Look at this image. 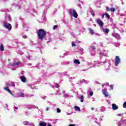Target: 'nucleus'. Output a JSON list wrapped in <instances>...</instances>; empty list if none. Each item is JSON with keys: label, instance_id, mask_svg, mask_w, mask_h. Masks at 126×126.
<instances>
[{"label": "nucleus", "instance_id": "obj_1", "mask_svg": "<svg viewBox=\"0 0 126 126\" xmlns=\"http://www.w3.org/2000/svg\"><path fill=\"white\" fill-rule=\"evenodd\" d=\"M37 36L41 41H43V39H44L45 36H46V32L43 29L39 30L37 31Z\"/></svg>", "mask_w": 126, "mask_h": 126}, {"label": "nucleus", "instance_id": "obj_2", "mask_svg": "<svg viewBox=\"0 0 126 126\" xmlns=\"http://www.w3.org/2000/svg\"><path fill=\"white\" fill-rule=\"evenodd\" d=\"M69 12L71 16H73V17H75V18H77V16H78V15L77 14V13L76 12V11H75V10L69 9Z\"/></svg>", "mask_w": 126, "mask_h": 126}, {"label": "nucleus", "instance_id": "obj_3", "mask_svg": "<svg viewBox=\"0 0 126 126\" xmlns=\"http://www.w3.org/2000/svg\"><path fill=\"white\" fill-rule=\"evenodd\" d=\"M3 25L6 28V29H8V30H11V25L9 23H8L6 21H3Z\"/></svg>", "mask_w": 126, "mask_h": 126}, {"label": "nucleus", "instance_id": "obj_4", "mask_svg": "<svg viewBox=\"0 0 126 126\" xmlns=\"http://www.w3.org/2000/svg\"><path fill=\"white\" fill-rule=\"evenodd\" d=\"M89 50L92 56H95V50H96V47L94 46H91Z\"/></svg>", "mask_w": 126, "mask_h": 126}, {"label": "nucleus", "instance_id": "obj_5", "mask_svg": "<svg viewBox=\"0 0 126 126\" xmlns=\"http://www.w3.org/2000/svg\"><path fill=\"white\" fill-rule=\"evenodd\" d=\"M120 63H121V59L119 56H116L115 58V66H118Z\"/></svg>", "mask_w": 126, "mask_h": 126}, {"label": "nucleus", "instance_id": "obj_6", "mask_svg": "<svg viewBox=\"0 0 126 126\" xmlns=\"http://www.w3.org/2000/svg\"><path fill=\"white\" fill-rule=\"evenodd\" d=\"M112 36H113V37H115V38L117 39V40H121V35L118 33H112Z\"/></svg>", "mask_w": 126, "mask_h": 126}, {"label": "nucleus", "instance_id": "obj_7", "mask_svg": "<svg viewBox=\"0 0 126 126\" xmlns=\"http://www.w3.org/2000/svg\"><path fill=\"white\" fill-rule=\"evenodd\" d=\"M97 23H98V24L99 25V26H100L101 27H103V26H104V23H103V21L100 19H97L96 20Z\"/></svg>", "mask_w": 126, "mask_h": 126}, {"label": "nucleus", "instance_id": "obj_8", "mask_svg": "<svg viewBox=\"0 0 126 126\" xmlns=\"http://www.w3.org/2000/svg\"><path fill=\"white\" fill-rule=\"evenodd\" d=\"M100 56H104V57H108V51L104 50L102 52L100 53Z\"/></svg>", "mask_w": 126, "mask_h": 126}, {"label": "nucleus", "instance_id": "obj_9", "mask_svg": "<svg viewBox=\"0 0 126 126\" xmlns=\"http://www.w3.org/2000/svg\"><path fill=\"white\" fill-rule=\"evenodd\" d=\"M102 92L103 94H104L105 97H108V96H109V94L108 93V92H107L106 89H104V90H103Z\"/></svg>", "mask_w": 126, "mask_h": 126}, {"label": "nucleus", "instance_id": "obj_10", "mask_svg": "<svg viewBox=\"0 0 126 126\" xmlns=\"http://www.w3.org/2000/svg\"><path fill=\"white\" fill-rule=\"evenodd\" d=\"M21 63L19 62H15L14 63H12L11 64V66H17V65H18V64H20Z\"/></svg>", "mask_w": 126, "mask_h": 126}, {"label": "nucleus", "instance_id": "obj_11", "mask_svg": "<svg viewBox=\"0 0 126 126\" xmlns=\"http://www.w3.org/2000/svg\"><path fill=\"white\" fill-rule=\"evenodd\" d=\"M112 109L114 110H118L119 109V107L115 103L112 104Z\"/></svg>", "mask_w": 126, "mask_h": 126}, {"label": "nucleus", "instance_id": "obj_12", "mask_svg": "<svg viewBox=\"0 0 126 126\" xmlns=\"http://www.w3.org/2000/svg\"><path fill=\"white\" fill-rule=\"evenodd\" d=\"M102 31L104 33H106V34H108V33L110 32V30H109V29H108L107 28H103Z\"/></svg>", "mask_w": 126, "mask_h": 126}, {"label": "nucleus", "instance_id": "obj_13", "mask_svg": "<svg viewBox=\"0 0 126 126\" xmlns=\"http://www.w3.org/2000/svg\"><path fill=\"white\" fill-rule=\"evenodd\" d=\"M21 80L22 81V82H26V77L24 76H21Z\"/></svg>", "mask_w": 126, "mask_h": 126}, {"label": "nucleus", "instance_id": "obj_14", "mask_svg": "<svg viewBox=\"0 0 126 126\" xmlns=\"http://www.w3.org/2000/svg\"><path fill=\"white\" fill-rule=\"evenodd\" d=\"M4 90H5V91H7V92H8L9 93H10V94H11L12 95H13V94H12L11 93V92H10V90H9V89H8V87H5L4 88Z\"/></svg>", "mask_w": 126, "mask_h": 126}, {"label": "nucleus", "instance_id": "obj_15", "mask_svg": "<svg viewBox=\"0 0 126 126\" xmlns=\"http://www.w3.org/2000/svg\"><path fill=\"white\" fill-rule=\"evenodd\" d=\"M5 18H6V20H7L8 19L9 21H11V16H10V15H8L6 16Z\"/></svg>", "mask_w": 126, "mask_h": 126}, {"label": "nucleus", "instance_id": "obj_16", "mask_svg": "<svg viewBox=\"0 0 126 126\" xmlns=\"http://www.w3.org/2000/svg\"><path fill=\"white\" fill-rule=\"evenodd\" d=\"M0 50H1V52H3V51H4V47L3 46V44H0Z\"/></svg>", "mask_w": 126, "mask_h": 126}, {"label": "nucleus", "instance_id": "obj_17", "mask_svg": "<svg viewBox=\"0 0 126 126\" xmlns=\"http://www.w3.org/2000/svg\"><path fill=\"white\" fill-rule=\"evenodd\" d=\"M89 31L91 35H94V34H95V32H94V31H93V30L91 29H89Z\"/></svg>", "mask_w": 126, "mask_h": 126}, {"label": "nucleus", "instance_id": "obj_18", "mask_svg": "<svg viewBox=\"0 0 126 126\" xmlns=\"http://www.w3.org/2000/svg\"><path fill=\"white\" fill-rule=\"evenodd\" d=\"M40 126H47V123L45 122H41L39 123Z\"/></svg>", "mask_w": 126, "mask_h": 126}, {"label": "nucleus", "instance_id": "obj_19", "mask_svg": "<svg viewBox=\"0 0 126 126\" xmlns=\"http://www.w3.org/2000/svg\"><path fill=\"white\" fill-rule=\"evenodd\" d=\"M74 63H75V64H80V62H79V61H78V60H75L74 61Z\"/></svg>", "mask_w": 126, "mask_h": 126}, {"label": "nucleus", "instance_id": "obj_20", "mask_svg": "<svg viewBox=\"0 0 126 126\" xmlns=\"http://www.w3.org/2000/svg\"><path fill=\"white\" fill-rule=\"evenodd\" d=\"M74 109L75 110V111H77L78 112H80V108H79V107L78 106H75L74 107Z\"/></svg>", "mask_w": 126, "mask_h": 126}, {"label": "nucleus", "instance_id": "obj_21", "mask_svg": "<svg viewBox=\"0 0 126 126\" xmlns=\"http://www.w3.org/2000/svg\"><path fill=\"white\" fill-rule=\"evenodd\" d=\"M90 90H91V89H89V90H88V92H89V95H90V96H93V92H90Z\"/></svg>", "mask_w": 126, "mask_h": 126}, {"label": "nucleus", "instance_id": "obj_22", "mask_svg": "<svg viewBox=\"0 0 126 126\" xmlns=\"http://www.w3.org/2000/svg\"><path fill=\"white\" fill-rule=\"evenodd\" d=\"M105 111H106V108L102 106L100 109V112H105Z\"/></svg>", "mask_w": 126, "mask_h": 126}, {"label": "nucleus", "instance_id": "obj_23", "mask_svg": "<svg viewBox=\"0 0 126 126\" xmlns=\"http://www.w3.org/2000/svg\"><path fill=\"white\" fill-rule=\"evenodd\" d=\"M28 109H35V108H36V107H35V106L34 105H30V106H28Z\"/></svg>", "mask_w": 126, "mask_h": 126}, {"label": "nucleus", "instance_id": "obj_24", "mask_svg": "<svg viewBox=\"0 0 126 126\" xmlns=\"http://www.w3.org/2000/svg\"><path fill=\"white\" fill-rule=\"evenodd\" d=\"M23 124L24 126H28V124H29V122L28 121H24Z\"/></svg>", "mask_w": 126, "mask_h": 126}, {"label": "nucleus", "instance_id": "obj_25", "mask_svg": "<svg viewBox=\"0 0 126 126\" xmlns=\"http://www.w3.org/2000/svg\"><path fill=\"white\" fill-rule=\"evenodd\" d=\"M81 99V102H83L84 99V96L83 95H81L80 96Z\"/></svg>", "mask_w": 126, "mask_h": 126}, {"label": "nucleus", "instance_id": "obj_26", "mask_svg": "<svg viewBox=\"0 0 126 126\" xmlns=\"http://www.w3.org/2000/svg\"><path fill=\"white\" fill-rule=\"evenodd\" d=\"M104 14H105V15L106 16V18L107 19H110V15H109V14L104 13Z\"/></svg>", "mask_w": 126, "mask_h": 126}, {"label": "nucleus", "instance_id": "obj_27", "mask_svg": "<svg viewBox=\"0 0 126 126\" xmlns=\"http://www.w3.org/2000/svg\"><path fill=\"white\" fill-rule=\"evenodd\" d=\"M110 11H112V12H115V11H116V9H115V8H111Z\"/></svg>", "mask_w": 126, "mask_h": 126}, {"label": "nucleus", "instance_id": "obj_28", "mask_svg": "<svg viewBox=\"0 0 126 126\" xmlns=\"http://www.w3.org/2000/svg\"><path fill=\"white\" fill-rule=\"evenodd\" d=\"M120 45H121V43H115L116 47H119V46H120Z\"/></svg>", "mask_w": 126, "mask_h": 126}, {"label": "nucleus", "instance_id": "obj_29", "mask_svg": "<svg viewBox=\"0 0 126 126\" xmlns=\"http://www.w3.org/2000/svg\"><path fill=\"white\" fill-rule=\"evenodd\" d=\"M107 11H111V8H109V7H106Z\"/></svg>", "mask_w": 126, "mask_h": 126}, {"label": "nucleus", "instance_id": "obj_30", "mask_svg": "<svg viewBox=\"0 0 126 126\" xmlns=\"http://www.w3.org/2000/svg\"><path fill=\"white\" fill-rule=\"evenodd\" d=\"M64 55H65V56H67V55H70V53L69 52H66Z\"/></svg>", "mask_w": 126, "mask_h": 126}, {"label": "nucleus", "instance_id": "obj_31", "mask_svg": "<svg viewBox=\"0 0 126 126\" xmlns=\"http://www.w3.org/2000/svg\"><path fill=\"white\" fill-rule=\"evenodd\" d=\"M58 28V25H55L53 27V30H55Z\"/></svg>", "mask_w": 126, "mask_h": 126}, {"label": "nucleus", "instance_id": "obj_32", "mask_svg": "<svg viewBox=\"0 0 126 126\" xmlns=\"http://www.w3.org/2000/svg\"><path fill=\"white\" fill-rule=\"evenodd\" d=\"M56 94L57 95H60L61 94V93H60V90H58L57 92H56Z\"/></svg>", "mask_w": 126, "mask_h": 126}, {"label": "nucleus", "instance_id": "obj_33", "mask_svg": "<svg viewBox=\"0 0 126 126\" xmlns=\"http://www.w3.org/2000/svg\"><path fill=\"white\" fill-rule=\"evenodd\" d=\"M20 97H24V93H21L20 94Z\"/></svg>", "mask_w": 126, "mask_h": 126}, {"label": "nucleus", "instance_id": "obj_34", "mask_svg": "<svg viewBox=\"0 0 126 126\" xmlns=\"http://www.w3.org/2000/svg\"><path fill=\"white\" fill-rule=\"evenodd\" d=\"M107 63V62H100L99 63L101 65H103L105 63Z\"/></svg>", "mask_w": 126, "mask_h": 126}, {"label": "nucleus", "instance_id": "obj_35", "mask_svg": "<svg viewBox=\"0 0 126 126\" xmlns=\"http://www.w3.org/2000/svg\"><path fill=\"white\" fill-rule=\"evenodd\" d=\"M123 107L126 108V101L124 103Z\"/></svg>", "mask_w": 126, "mask_h": 126}, {"label": "nucleus", "instance_id": "obj_36", "mask_svg": "<svg viewBox=\"0 0 126 126\" xmlns=\"http://www.w3.org/2000/svg\"><path fill=\"white\" fill-rule=\"evenodd\" d=\"M57 113H61V109H60L59 108H57Z\"/></svg>", "mask_w": 126, "mask_h": 126}, {"label": "nucleus", "instance_id": "obj_37", "mask_svg": "<svg viewBox=\"0 0 126 126\" xmlns=\"http://www.w3.org/2000/svg\"><path fill=\"white\" fill-rule=\"evenodd\" d=\"M55 87L56 88H59V87H60V85L58 84H56V85L55 86Z\"/></svg>", "mask_w": 126, "mask_h": 126}, {"label": "nucleus", "instance_id": "obj_38", "mask_svg": "<svg viewBox=\"0 0 126 126\" xmlns=\"http://www.w3.org/2000/svg\"><path fill=\"white\" fill-rule=\"evenodd\" d=\"M22 37L24 38V39H26V38H27V36L25 35H23Z\"/></svg>", "mask_w": 126, "mask_h": 126}, {"label": "nucleus", "instance_id": "obj_39", "mask_svg": "<svg viewBox=\"0 0 126 126\" xmlns=\"http://www.w3.org/2000/svg\"><path fill=\"white\" fill-rule=\"evenodd\" d=\"M72 47H76V45L75 44V43H72Z\"/></svg>", "mask_w": 126, "mask_h": 126}, {"label": "nucleus", "instance_id": "obj_40", "mask_svg": "<svg viewBox=\"0 0 126 126\" xmlns=\"http://www.w3.org/2000/svg\"><path fill=\"white\" fill-rule=\"evenodd\" d=\"M81 82H85V83H88V82L85 81V80H83L81 81Z\"/></svg>", "mask_w": 126, "mask_h": 126}, {"label": "nucleus", "instance_id": "obj_41", "mask_svg": "<svg viewBox=\"0 0 126 126\" xmlns=\"http://www.w3.org/2000/svg\"><path fill=\"white\" fill-rule=\"evenodd\" d=\"M68 94H65L64 95V97H68Z\"/></svg>", "mask_w": 126, "mask_h": 126}, {"label": "nucleus", "instance_id": "obj_42", "mask_svg": "<svg viewBox=\"0 0 126 126\" xmlns=\"http://www.w3.org/2000/svg\"><path fill=\"white\" fill-rule=\"evenodd\" d=\"M113 86H114V85H111L110 86V88L111 89V90H113Z\"/></svg>", "mask_w": 126, "mask_h": 126}, {"label": "nucleus", "instance_id": "obj_43", "mask_svg": "<svg viewBox=\"0 0 126 126\" xmlns=\"http://www.w3.org/2000/svg\"><path fill=\"white\" fill-rule=\"evenodd\" d=\"M42 99H43L44 100H46V98H47V96H43L42 97Z\"/></svg>", "mask_w": 126, "mask_h": 126}, {"label": "nucleus", "instance_id": "obj_44", "mask_svg": "<svg viewBox=\"0 0 126 126\" xmlns=\"http://www.w3.org/2000/svg\"><path fill=\"white\" fill-rule=\"evenodd\" d=\"M104 15H105V14H103V15H102V16H101L102 19H103L104 18Z\"/></svg>", "mask_w": 126, "mask_h": 126}, {"label": "nucleus", "instance_id": "obj_45", "mask_svg": "<svg viewBox=\"0 0 126 126\" xmlns=\"http://www.w3.org/2000/svg\"><path fill=\"white\" fill-rule=\"evenodd\" d=\"M92 15L94 17V16H95V14H94L93 12H92Z\"/></svg>", "mask_w": 126, "mask_h": 126}, {"label": "nucleus", "instance_id": "obj_46", "mask_svg": "<svg viewBox=\"0 0 126 126\" xmlns=\"http://www.w3.org/2000/svg\"><path fill=\"white\" fill-rule=\"evenodd\" d=\"M122 115H123V114H117V116H118V117H121V116H122Z\"/></svg>", "mask_w": 126, "mask_h": 126}, {"label": "nucleus", "instance_id": "obj_47", "mask_svg": "<svg viewBox=\"0 0 126 126\" xmlns=\"http://www.w3.org/2000/svg\"><path fill=\"white\" fill-rule=\"evenodd\" d=\"M66 115L68 116L69 115H71V113H69L68 112H66Z\"/></svg>", "mask_w": 126, "mask_h": 126}, {"label": "nucleus", "instance_id": "obj_48", "mask_svg": "<svg viewBox=\"0 0 126 126\" xmlns=\"http://www.w3.org/2000/svg\"><path fill=\"white\" fill-rule=\"evenodd\" d=\"M11 84L12 85V86H15V85H14L13 83H11Z\"/></svg>", "mask_w": 126, "mask_h": 126}, {"label": "nucleus", "instance_id": "obj_49", "mask_svg": "<svg viewBox=\"0 0 126 126\" xmlns=\"http://www.w3.org/2000/svg\"><path fill=\"white\" fill-rule=\"evenodd\" d=\"M75 125H73V124H70L69 125V126H75Z\"/></svg>", "mask_w": 126, "mask_h": 126}, {"label": "nucleus", "instance_id": "obj_50", "mask_svg": "<svg viewBox=\"0 0 126 126\" xmlns=\"http://www.w3.org/2000/svg\"><path fill=\"white\" fill-rule=\"evenodd\" d=\"M15 109L16 110H18V107L15 106Z\"/></svg>", "mask_w": 126, "mask_h": 126}, {"label": "nucleus", "instance_id": "obj_51", "mask_svg": "<svg viewBox=\"0 0 126 126\" xmlns=\"http://www.w3.org/2000/svg\"><path fill=\"white\" fill-rule=\"evenodd\" d=\"M49 109V107H47L46 109V111H48Z\"/></svg>", "mask_w": 126, "mask_h": 126}, {"label": "nucleus", "instance_id": "obj_52", "mask_svg": "<svg viewBox=\"0 0 126 126\" xmlns=\"http://www.w3.org/2000/svg\"><path fill=\"white\" fill-rule=\"evenodd\" d=\"M110 21H111V22H113V19L110 18Z\"/></svg>", "mask_w": 126, "mask_h": 126}, {"label": "nucleus", "instance_id": "obj_53", "mask_svg": "<svg viewBox=\"0 0 126 126\" xmlns=\"http://www.w3.org/2000/svg\"><path fill=\"white\" fill-rule=\"evenodd\" d=\"M80 51H83V49L80 48Z\"/></svg>", "mask_w": 126, "mask_h": 126}, {"label": "nucleus", "instance_id": "obj_54", "mask_svg": "<svg viewBox=\"0 0 126 126\" xmlns=\"http://www.w3.org/2000/svg\"><path fill=\"white\" fill-rule=\"evenodd\" d=\"M18 9H20V6H18Z\"/></svg>", "mask_w": 126, "mask_h": 126}, {"label": "nucleus", "instance_id": "obj_55", "mask_svg": "<svg viewBox=\"0 0 126 126\" xmlns=\"http://www.w3.org/2000/svg\"><path fill=\"white\" fill-rule=\"evenodd\" d=\"M71 79H72V77L70 78V82H71Z\"/></svg>", "mask_w": 126, "mask_h": 126}, {"label": "nucleus", "instance_id": "obj_56", "mask_svg": "<svg viewBox=\"0 0 126 126\" xmlns=\"http://www.w3.org/2000/svg\"><path fill=\"white\" fill-rule=\"evenodd\" d=\"M91 110H92V111H93V110H94V108L92 107V108H91Z\"/></svg>", "mask_w": 126, "mask_h": 126}, {"label": "nucleus", "instance_id": "obj_57", "mask_svg": "<svg viewBox=\"0 0 126 126\" xmlns=\"http://www.w3.org/2000/svg\"><path fill=\"white\" fill-rule=\"evenodd\" d=\"M63 93L64 94H65V92L64 91H63Z\"/></svg>", "mask_w": 126, "mask_h": 126}, {"label": "nucleus", "instance_id": "obj_58", "mask_svg": "<svg viewBox=\"0 0 126 126\" xmlns=\"http://www.w3.org/2000/svg\"><path fill=\"white\" fill-rule=\"evenodd\" d=\"M47 126H52L51 125H50V124H48V125H47Z\"/></svg>", "mask_w": 126, "mask_h": 126}, {"label": "nucleus", "instance_id": "obj_59", "mask_svg": "<svg viewBox=\"0 0 126 126\" xmlns=\"http://www.w3.org/2000/svg\"><path fill=\"white\" fill-rule=\"evenodd\" d=\"M106 84H107L108 86H109V83H107Z\"/></svg>", "mask_w": 126, "mask_h": 126}, {"label": "nucleus", "instance_id": "obj_60", "mask_svg": "<svg viewBox=\"0 0 126 126\" xmlns=\"http://www.w3.org/2000/svg\"><path fill=\"white\" fill-rule=\"evenodd\" d=\"M49 42H50V41H47V44H48Z\"/></svg>", "mask_w": 126, "mask_h": 126}, {"label": "nucleus", "instance_id": "obj_61", "mask_svg": "<svg viewBox=\"0 0 126 126\" xmlns=\"http://www.w3.org/2000/svg\"><path fill=\"white\" fill-rule=\"evenodd\" d=\"M86 70H82V71H85Z\"/></svg>", "mask_w": 126, "mask_h": 126}, {"label": "nucleus", "instance_id": "obj_62", "mask_svg": "<svg viewBox=\"0 0 126 126\" xmlns=\"http://www.w3.org/2000/svg\"><path fill=\"white\" fill-rule=\"evenodd\" d=\"M104 85H105V84L102 85V87H104Z\"/></svg>", "mask_w": 126, "mask_h": 126}, {"label": "nucleus", "instance_id": "obj_63", "mask_svg": "<svg viewBox=\"0 0 126 126\" xmlns=\"http://www.w3.org/2000/svg\"><path fill=\"white\" fill-rule=\"evenodd\" d=\"M95 122L96 124H97V123H98V122H96V121H95Z\"/></svg>", "mask_w": 126, "mask_h": 126}, {"label": "nucleus", "instance_id": "obj_64", "mask_svg": "<svg viewBox=\"0 0 126 126\" xmlns=\"http://www.w3.org/2000/svg\"><path fill=\"white\" fill-rule=\"evenodd\" d=\"M77 43H80V41H77Z\"/></svg>", "mask_w": 126, "mask_h": 126}]
</instances>
